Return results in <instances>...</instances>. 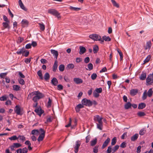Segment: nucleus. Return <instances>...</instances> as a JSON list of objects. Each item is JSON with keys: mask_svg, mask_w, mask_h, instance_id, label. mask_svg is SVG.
<instances>
[{"mask_svg": "<svg viewBox=\"0 0 153 153\" xmlns=\"http://www.w3.org/2000/svg\"><path fill=\"white\" fill-rule=\"evenodd\" d=\"M35 96L32 99L33 100L34 102H37L40 99L43 98L44 97V95L40 93L39 91H35L30 94L28 95V97H31L32 96Z\"/></svg>", "mask_w": 153, "mask_h": 153, "instance_id": "f257e3e1", "label": "nucleus"}, {"mask_svg": "<svg viewBox=\"0 0 153 153\" xmlns=\"http://www.w3.org/2000/svg\"><path fill=\"white\" fill-rule=\"evenodd\" d=\"M153 94L152 88H150L147 92L146 90H145L142 97V99L143 100H145L147 98V96L149 97H151L152 95Z\"/></svg>", "mask_w": 153, "mask_h": 153, "instance_id": "f03ea898", "label": "nucleus"}, {"mask_svg": "<svg viewBox=\"0 0 153 153\" xmlns=\"http://www.w3.org/2000/svg\"><path fill=\"white\" fill-rule=\"evenodd\" d=\"M39 131H40V133H41V134L39 136L37 140L38 141L40 142L42 141L44 138L45 132L42 128H40L39 130Z\"/></svg>", "mask_w": 153, "mask_h": 153, "instance_id": "7ed1b4c3", "label": "nucleus"}, {"mask_svg": "<svg viewBox=\"0 0 153 153\" xmlns=\"http://www.w3.org/2000/svg\"><path fill=\"white\" fill-rule=\"evenodd\" d=\"M48 12L56 16L58 19L60 18L61 17L60 16V14L55 10L49 9L48 10Z\"/></svg>", "mask_w": 153, "mask_h": 153, "instance_id": "20e7f679", "label": "nucleus"}, {"mask_svg": "<svg viewBox=\"0 0 153 153\" xmlns=\"http://www.w3.org/2000/svg\"><path fill=\"white\" fill-rule=\"evenodd\" d=\"M82 102L83 105L86 106H90L92 105V102L90 100H88L86 99H83L82 100Z\"/></svg>", "mask_w": 153, "mask_h": 153, "instance_id": "39448f33", "label": "nucleus"}, {"mask_svg": "<svg viewBox=\"0 0 153 153\" xmlns=\"http://www.w3.org/2000/svg\"><path fill=\"white\" fill-rule=\"evenodd\" d=\"M146 82L149 85H151L153 83V76L152 75L149 74L148 75L146 79Z\"/></svg>", "mask_w": 153, "mask_h": 153, "instance_id": "423d86ee", "label": "nucleus"}, {"mask_svg": "<svg viewBox=\"0 0 153 153\" xmlns=\"http://www.w3.org/2000/svg\"><path fill=\"white\" fill-rule=\"evenodd\" d=\"M89 37L90 38L94 40H100L101 39V36L97 34L91 35H89Z\"/></svg>", "mask_w": 153, "mask_h": 153, "instance_id": "0eeeda50", "label": "nucleus"}, {"mask_svg": "<svg viewBox=\"0 0 153 153\" xmlns=\"http://www.w3.org/2000/svg\"><path fill=\"white\" fill-rule=\"evenodd\" d=\"M81 145V143L80 141L77 140L75 142V145L74 146V151L75 153L78 152L79 149Z\"/></svg>", "mask_w": 153, "mask_h": 153, "instance_id": "6e6552de", "label": "nucleus"}, {"mask_svg": "<svg viewBox=\"0 0 153 153\" xmlns=\"http://www.w3.org/2000/svg\"><path fill=\"white\" fill-rule=\"evenodd\" d=\"M21 53L22 54V55L23 56L25 57H27L28 56L29 54V52L24 48L22 49L20 51V54Z\"/></svg>", "mask_w": 153, "mask_h": 153, "instance_id": "1a4fd4ad", "label": "nucleus"}, {"mask_svg": "<svg viewBox=\"0 0 153 153\" xmlns=\"http://www.w3.org/2000/svg\"><path fill=\"white\" fill-rule=\"evenodd\" d=\"M102 117H100L98 115H96L94 116V121L96 122H97L98 123H102Z\"/></svg>", "mask_w": 153, "mask_h": 153, "instance_id": "9d476101", "label": "nucleus"}, {"mask_svg": "<svg viewBox=\"0 0 153 153\" xmlns=\"http://www.w3.org/2000/svg\"><path fill=\"white\" fill-rule=\"evenodd\" d=\"M34 111L40 116H41L44 112V111L42 110L40 107L35 109Z\"/></svg>", "mask_w": 153, "mask_h": 153, "instance_id": "9b49d317", "label": "nucleus"}, {"mask_svg": "<svg viewBox=\"0 0 153 153\" xmlns=\"http://www.w3.org/2000/svg\"><path fill=\"white\" fill-rule=\"evenodd\" d=\"M28 24V21L25 19H23L21 22L22 26L23 27H27Z\"/></svg>", "mask_w": 153, "mask_h": 153, "instance_id": "f8f14e48", "label": "nucleus"}, {"mask_svg": "<svg viewBox=\"0 0 153 153\" xmlns=\"http://www.w3.org/2000/svg\"><path fill=\"white\" fill-rule=\"evenodd\" d=\"M51 51V53L53 54V56H54V58L56 60L59 54L58 51L53 49H52Z\"/></svg>", "mask_w": 153, "mask_h": 153, "instance_id": "ddd939ff", "label": "nucleus"}, {"mask_svg": "<svg viewBox=\"0 0 153 153\" xmlns=\"http://www.w3.org/2000/svg\"><path fill=\"white\" fill-rule=\"evenodd\" d=\"M74 81L77 84H80L83 82L82 80V79L78 78H74Z\"/></svg>", "mask_w": 153, "mask_h": 153, "instance_id": "4468645a", "label": "nucleus"}, {"mask_svg": "<svg viewBox=\"0 0 153 153\" xmlns=\"http://www.w3.org/2000/svg\"><path fill=\"white\" fill-rule=\"evenodd\" d=\"M110 139L108 137L107 138V139L104 142L102 147V149H104L106 146L110 142Z\"/></svg>", "mask_w": 153, "mask_h": 153, "instance_id": "2eb2a0df", "label": "nucleus"}, {"mask_svg": "<svg viewBox=\"0 0 153 153\" xmlns=\"http://www.w3.org/2000/svg\"><path fill=\"white\" fill-rule=\"evenodd\" d=\"M79 48L80 49L79 53L80 54L82 55L85 52L86 50L84 47L80 46Z\"/></svg>", "mask_w": 153, "mask_h": 153, "instance_id": "dca6fc26", "label": "nucleus"}, {"mask_svg": "<svg viewBox=\"0 0 153 153\" xmlns=\"http://www.w3.org/2000/svg\"><path fill=\"white\" fill-rule=\"evenodd\" d=\"M138 92V90L137 89H133L130 91V94L132 96H134L136 95Z\"/></svg>", "mask_w": 153, "mask_h": 153, "instance_id": "f3484780", "label": "nucleus"}, {"mask_svg": "<svg viewBox=\"0 0 153 153\" xmlns=\"http://www.w3.org/2000/svg\"><path fill=\"white\" fill-rule=\"evenodd\" d=\"M19 147V143H14L13 145L10 146L11 149L12 150H15L16 149L18 148Z\"/></svg>", "mask_w": 153, "mask_h": 153, "instance_id": "a211bd4d", "label": "nucleus"}, {"mask_svg": "<svg viewBox=\"0 0 153 153\" xmlns=\"http://www.w3.org/2000/svg\"><path fill=\"white\" fill-rule=\"evenodd\" d=\"M84 107L83 105L81 104H79L75 108V110L76 112H78L80 111V108H83Z\"/></svg>", "mask_w": 153, "mask_h": 153, "instance_id": "6ab92c4d", "label": "nucleus"}, {"mask_svg": "<svg viewBox=\"0 0 153 153\" xmlns=\"http://www.w3.org/2000/svg\"><path fill=\"white\" fill-rule=\"evenodd\" d=\"M51 83L53 85L56 86L58 83V81L56 78L54 77L51 80Z\"/></svg>", "mask_w": 153, "mask_h": 153, "instance_id": "aec40b11", "label": "nucleus"}, {"mask_svg": "<svg viewBox=\"0 0 153 153\" xmlns=\"http://www.w3.org/2000/svg\"><path fill=\"white\" fill-rule=\"evenodd\" d=\"M20 7L21 8L25 11H27V9L25 7L22 3L21 0H20Z\"/></svg>", "mask_w": 153, "mask_h": 153, "instance_id": "412c9836", "label": "nucleus"}, {"mask_svg": "<svg viewBox=\"0 0 153 153\" xmlns=\"http://www.w3.org/2000/svg\"><path fill=\"white\" fill-rule=\"evenodd\" d=\"M146 73L143 72L140 76L139 78L141 80H144L146 79Z\"/></svg>", "mask_w": 153, "mask_h": 153, "instance_id": "4be33fe9", "label": "nucleus"}, {"mask_svg": "<svg viewBox=\"0 0 153 153\" xmlns=\"http://www.w3.org/2000/svg\"><path fill=\"white\" fill-rule=\"evenodd\" d=\"M97 139L95 138L90 141V145L91 146H94L97 143Z\"/></svg>", "mask_w": 153, "mask_h": 153, "instance_id": "5701e85b", "label": "nucleus"}, {"mask_svg": "<svg viewBox=\"0 0 153 153\" xmlns=\"http://www.w3.org/2000/svg\"><path fill=\"white\" fill-rule=\"evenodd\" d=\"M146 106V104L144 103H139L138 106V109H142L144 108Z\"/></svg>", "mask_w": 153, "mask_h": 153, "instance_id": "b1692460", "label": "nucleus"}, {"mask_svg": "<svg viewBox=\"0 0 153 153\" xmlns=\"http://www.w3.org/2000/svg\"><path fill=\"white\" fill-rule=\"evenodd\" d=\"M131 104L129 102H128L124 105L125 108L126 109H128L131 108Z\"/></svg>", "mask_w": 153, "mask_h": 153, "instance_id": "393cba45", "label": "nucleus"}, {"mask_svg": "<svg viewBox=\"0 0 153 153\" xmlns=\"http://www.w3.org/2000/svg\"><path fill=\"white\" fill-rule=\"evenodd\" d=\"M38 24L39 25L40 30L42 31L44 30L45 29L44 24L42 22L38 23Z\"/></svg>", "mask_w": 153, "mask_h": 153, "instance_id": "a878e982", "label": "nucleus"}, {"mask_svg": "<svg viewBox=\"0 0 153 153\" xmlns=\"http://www.w3.org/2000/svg\"><path fill=\"white\" fill-rule=\"evenodd\" d=\"M57 63L58 62L57 60H56L54 62L53 68V71H56L57 69L58 66Z\"/></svg>", "mask_w": 153, "mask_h": 153, "instance_id": "bb28decb", "label": "nucleus"}, {"mask_svg": "<svg viewBox=\"0 0 153 153\" xmlns=\"http://www.w3.org/2000/svg\"><path fill=\"white\" fill-rule=\"evenodd\" d=\"M139 135L137 134H135L131 137V140L132 141H134L136 140L138 137Z\"/></svg>", "mask_w": 153, "mask_h": 153, "instance_id": "cd10ccee", "label": "nucleus"}, {"mask_svg": "<svg viewBox=\"0 0 153 153\" xmlns=\"http://www.w3.org/2000/svg\"><path fill=\"white\" fill-rule=\"evenodd\" d=\"M152 45V44L151 43V42L150 41H149L147 42H146V47L145 48V49L146 50H147V49H149Z\"/></svg>", "mask_w": 153, "mask_h": 153, "instance_id": "c85d7f7f", "label": "nucleus"}, {"mask_svg": "<svg viewBox=\"0 0 153 153\" xmlns=\"http://www.w3.org/2000/svg\"><path fill=\"white\" fill-rule=\"evenodd\" d=\"M69 8L70 10H73L76 11H78L81 9L80 8L74 7L71 6H70Z\"/></svg>", "mask_w": 153, "mask_h": 153, "instance_id": "c756f323", "label": "nucleus"}, {"mask_svg": "<svg viewBox=\"0 0 153 153\" xmlns=\"http://www.w3.org/2000/svg\"><path fill=\"white\" fill-rule=\"evenodd\" d=\"M27 149L26 147H25L22 149H20V153H27Z\"/></svg>", "mask_w": 153, "mask_h": 153, "instance_id": "7c9ffc66", "label": "nucleus"}, {"mask_svg": "<svg viewBox=\"0 0 153 153\" xmlns=\"http://www.w3.org/2000/svg\"><path fill=\"white\" fill-rule=\"evenodd\" d=\"M99 50V48L97 45H94L93 48V51L94 53H96Z\"/></svg>", "mask_w": 153, "mask_h": 153, "instance_id": "2f4dec72", "label": "nucleus"}, {"mask_svg": "<svg viewBox=\"0 0 153 153\" xmlns=\"http://www.w3.org/2000/svg\"><path fill=\"white\" fill-rule=\"evenodd\" d=\"M14 111L17 114L19 115V106L18 105H17L15 107Z\"/></svg>", "mask_w": 153, "mask_h": 153, "instance_id": "473e14b6", "label": "nucleus"}, {"mask_svg": "<svg viewBox=\"0 0 153 153\" xmlns=\"http://www.w3.org/2000/svg\"><path fill=\"white\" fill-rule=\"evenodd\" d=\"M103 122L100 123H97V128L100 130L102 129Z\"/></svg>", "mask_w": 153, "mask_h": 153, "instance_id": "72a5a7b5", "label": "nucleus"}, {"mask_svg": "<svg viewBox=\"0 0 153 153\" xmlns=\"http://www.w3.org/2000/svg\"><path fill=\"white\" fill-rule=\"evenodd\" d=\"M117 142V138L116 137H114L111 140V145L112 146L114 145Z\"/></svg>", "mask_w": 153, "mask_h": 153, "instance_id": "f704fd0d", "label": "nucleus"}, {"mask_svg": "<svg viewBox=\"0 0 153 153\" xmlns=\"http://www.w3.org/2000/svg\"><path fill=\"white\" fill-rule=\"evenodd\" d=\"M137 114L138 116L140 117L145 116L146 115V114L144 112L141 111L138 112Z\"/></svg>", "mask_w": 153, "mask_h": 153, "instance_id": "c9c22d12", "label": "nucleus"}, {"mask_svg": "<svg viewBox=\"0 0 153 153\" xmlns=\"http://www.w3.org/2000/svg\"><path fill=\"white\" fill-rule=\"evenodd\" d=\"M111 1L114 6H115L117 8L119 7V5L114 0H111Z\"/></svg>", "mask_w": 153, "mask_h": 153, "instance_id": "e433bc0d", "label": "nucleus"}, {"mask_svg": "<svg viewBox=\"0 0 153 153\" xmlns=\"http://www.w3.org/2000/svg\"><path fill=\"white\" fill-rule=\"evenodd\" d=\"M102 38L105 41H110L111 40V39L109 36H104Z\"/></svg>", "mask_w": 153, "mask_h": 153, "instance_id": "4c0bfd02", "label": "nucleus"}, {"mask_svg": "<svg viewBox=\"0 0 153 153\" xmlns=\"http://www.w3.org/2000/svg\"><path fill=\"white\" fill-rule=\"evenodd\" d=\"M44 78L45 80H47L49 79L50 78V75L48 73H46L44 76Z\"/></svg>", "mask_w": 153, "mask_h": 153, "instance_id": "58836bf2", "label": "nucleus"}, {"mask_svg": "<svg viewBox=\"0 0 153 153\" xmlns=\"http://www.w3.org/2000/svg\"><path fill=\"white\" fill-rule=\"evenodd\" d=\"M59 70L61 71H63L64 70L65 66L63 65H60L59 67Z\"/></svg>", "mask_w": 153, "mask_h": 153, "instance_id": "ea45409f", "label": "nucleus"}, {"mask_svg": "<svg viewBox=\"0 0 153 153\" xmlns=\"http://www.w3.org/2000/svg\"><path fill=\"white\" fill-rule=\"evenodd\" d=\"M39 133V131L37 129L33 130L31 131V134L33 135L37 134Z\"/></svg>", "mask_w": 153, "mask_h": 153, "instance_id": "a19ab883", "label": "nucleus"}, {"mask_svg": "<svg viewBox=\"0 0 153 153\" xmlns=\"http://www.w3.org/2000/svg\"><path fill=\"white\" fill-rule=\"evenodd\" d=\"M37 74L39 76L40 78L42 79H43V77L42 76V71L41 70L37 72Z\"/></svg>", "mask_w": 153, "mask_h": 153, "instance_id": "79ce46f5", "label": "nucleus"}, {"mask_svg": "<svg viewBox=\"0 0 153 153\" xmlns=\"http://www.w3.org/2000/svg\"><path fill=\"white\" fill-rule=\"evenodd\" d=\"M146 130L144 128L141 129L139 132V134L141 135H143L146 133Z\"/></svg>", "mask_w": 153, "mask_h": 153, "instance_id": "37998d69", "label": "nucleus"}, {"mask_svg": "<svg viewBox=\"0 0 153 153\" xmlns=\"http://www.w3.org/2000/svg\"><path fill=\"white\" fill-rule=\"evenodd\" d=\"M119 146L118 145H116L114 148L112 149V153H114L116 151H117L119 148Z\"/></svg>", "mask_w": 153, "mask_h": 153, "instance_id": "c03bdc74", "label": "nucleus"}, {"mask_svg": "<svg viewBox=\"0 0 153 153\" xmlns=\"http://www.w3.org/2000/svg\"><path fill=\"white\" fill-rule=\"evenodd\" d=\"M99 146H96L93 148V152L94 153H97L98 152Z\"/></svg>", "mask_w": 153, "mask_h": 153, "instance_id": "a18cd8bd", "label": "nucleus"}, {"mask_svg": "<svg viewBox=\"0 0 153 153\" xmlns=\"http://www.w3.org/2000/svg\"><path fill=\"white\" fill-rule=\"evenodd\" d=\"M151 57V56L150 55H148L144 61V63H145L148 62L149 61Z\"/></svg>", "mask_w": 153, "mask_h": 153, "instance_id": "49530a36", "label": "nucleus"}, {"mask_svg": "<svg viewBox=\"0 0 153 153\" xmlns=\"http://www.w3.org/2000/svg\"><path fill=\"white\" fill-rule=\"evenodd\" d=\"M31 59V57L29 58H26L25 59L24 62L26 64H28L30 62Z\"/></svg>", "mask_w": 153, "mask_h": 153, "instance_id": "de8ad7c7", "label": "nucleus"}, {"mask_svg": "<svg viewBox=\"0 0 153 153\" xmlns=\"http://www.w3.org/2000/svg\"><path fill=\"white\" fill-rule=\"evenodd\" d=\"M18 138L16 136H13L9 138V139L11 140H15L17 139Z\"/></svg>", "mask_w": 153, "mask_h": 153, "instance_id": "09e8293b", "label": "nucleus"}, {"mask_svg": "<svg viewBox=\"0 0 153 153\" xmlns=\"http://www.w3.org/2000/svg\"><path fill=\"white\" fill-rule=\"evenodd\" d=\"M88 70L89 71L92 70L93 68V65L92 63H90L88 64Z\"/></svg>", "mask_w": 153, "mask_h": 153, "instance_id": "8fccbe9b", "label": "nucleus"}, {"mask_svg": "<svg viewBox=\"0 0 153 153\" xmlns=\"http://www.w3.org/2000/svg\"><path fill=\"white\" fill-rule=\"evenodd\" d=\"M13 89L15 91H18L19 89V87L18 85H13Z\"/></svg>", "mask_w": 153, "mask_h": 153, "instance_id": "3c124183", "label": "nucleus"}, {"mask_svg": "<svg viewBox=\"0 0 153 153\" xmlns=\"http://www.w3.org/2000/svg\"><path fill=\"white\" fill-rule=\"evenodd\" d=\"M7 74V73H1L0 74V77L1 78H4Z\"/></svg>", "mask_w": 153, "mask_h": 153, "instance_id": "603ef678", "label": "nucleus"}, {"mask_svg": "<svg viewBox=\"0 0 153 153\" xmlns=\"http://www.w3.org/2000/svg\"><path fill=\"white\" fill-rule=\"evenodd\" d=\"M8 22H6L3 23V26L4 28H9V26Z\"/></svg>", "mask_w": 153, "mask_h": 153, "instance_id": "864d4df0", "label": "nucleus"}, {"mask_svg": "<svg viewBox=\"0 0 153 153\" xmlns=\"http://www.w3.org/2000/svg\"><path fill=\"white\" fill-rule=\"evenodd\" d=\"M93 94L94 96L96 98L98 97L99 96V93H98L97 92L95 91H94Z\"/></svg>", "mask_w": 153, "mask_h": 153, "instance_id": "5fc2aeb1", "label": "nucleus"}, {"mask_svg": "<svg viewBox=\"0 0 153 153\" xmlns=\"http://www.w3.org/2000/svg\"><path fill=\"white\" fill-rule=\"evenodd\" d=\"M97 77V75L96 74L93 73L91 75V79L93 80L95 79Z\"/></svg>", "mask_w": 153, "mask_h": 153, "instance_id": "6e6d98bb", "label": "nucleus"}, {"mask_svg": "<svg viewBox=\"0 0 153 153\" xmlns=\"http://www.w3.org/2000/svg\"><path fill=\"white\" fill-rule=\"evenodd\" d=\"M67 67L69 69H73L74 68V66L73 64H69L68 65Z\"/></svg>", "mask_w": 153, "mask_h": 153, "instance_id": "4d7b16f0", "label": "nucleus"}, {"mask_svg": "<svg viewBox=\"0 0 153 153\" xmlns=\"http://www.w3.org/2000/svg\"><path fill=\"white\" fill-rule=\"evenodd\" d=\"M99 94L101 93L102 92V88H96L95 90Z\"/></svg>", "mask_w": 153, "mask_h": 153, "instance_id": "13d9d810", "label": "nucleus"}, {"mask_svg": "<svg viewBox=\"0 0 153 153\" xmlns=\"http://www.w3.org/2000/svg\"><path fill=\"white\" fill-rule=\"evenodd\" d=\"M51 102H52V101L51 100L50 98H49L48 101V107H50L51 106Z\"/></svg>", "mask_w": 153, "mask_h": 153, "instance_id": "bf43d9fd", "label": "nucleus"}, {"mask_svg": "<svg viewBox=\"0 0 153 153\" xmlns=\"http://www.w3.org/2000/svg\"><path fill=\"white\" fill-rule=\"evenodd\" d=\"M111 150L112 151L111 146H110L108 147V149L107 150V153H110L111 152Z\"/></svg>", "mask_w": 153, "mask_h": 153, "instance_id": "052dcab7", "label": "nucleus"}, {"mask_svg": "<svg viewBox=\"0 0 153 153\" xmlns=\"http://www.w3.org/2000/svg\"><path fill=\"white\" fill-rule=\"evenodd\" d=\"M91 138V137L89 135H88L86 136L85 139H86V143H88L90 141V139Z\"/></svg>", "mask_w": 153, "mask_h": 153, "instance_id": "680f3d73", "label": "nucleus"}, {"mask_svg": "<svg viewBox=\"0 0 153 153\" xmlns=\"http://www.w3.org/2000/svg\"><path fill=\"white\" fill-rule=\"evenodd\" d=\"M90 61V58L88 57H86L84 59V62L86 63H88Z\"/></svg>", "mask_w": 153, "mask_h": 153, "instance_id": "e2e57ef3", "label": "nucleus"}, {"mask_svg": "<svg viewBox=\"0 0 153 153\" xmlns=\"http://www.w3.org/2000/svg\"><path fill=\"white\" fill-rule=\"evenodd\" d=\"M126 146V143L125 142H123L120 145V147L124 148Z\"/></svg>", "mask_w": 153, "mask_h": 153, "instance_id": "0e129e2a", "label": "nucleus"}, {"mask_svg": "<svg viewBox=\"0 0 153 153\" xmlns=\"http://www.w3.org/2000/svg\"><path fill=\"white\" fill-rule=\"evenodd\" d=\"M63 88V87L61 85H59L57 86V89L59 90H62Z\"/></svg>", "mask_w": 153, "mask_h": 153, "instance_id": "69168bd1", "label": "nucleus"}, {"mask_svg": "<svg viewBox=\"0 0 153 153\" xmlns=\"http://www.w3.org/2000/svg\"><path fill=\"white\" fill-rule=\"evenodd\" d=\"M141 146H139L137 148V153H139L141 152Z\"/></svg>", "mask_w": 153, "mask_h": 153, "instance_id": "338daca9", "label": "nucleus"}, {"mask_svg": "<svg viewBox=\"0 0 153 153\" xmlns=\"http://www.w3.org/2000/svg\"><path fill=\"white\" fill-rule=\"evenodd\" d=\"M64 79L65 81L67 82H70L71 81L69 78L67 76H65Z\"/></svg>", "mask_w": 153, "mask_h": 153, "instance_id": "774afa93", "label": "nucleus"}]
</instances>
